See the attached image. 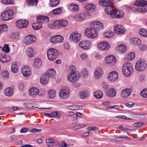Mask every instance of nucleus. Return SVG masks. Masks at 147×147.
I'll list each match as a JSON object with an SVG mask.
<instances>
[{
	"label": "nucleus",
	"instance_id": "53",
	"mask_svg": "<svg viewBox=\"0 0 147 147\" xmlns=\"http://www.w3.org/2000/svg\"><path fill=\"white\" fill-rule=\"evenodd\" d=\"M139 33L142 36H147V30L144 29H142L139 30Z\"/></svg>",
	"mask_w": 147,
	"mask_h": 147
},
{
	"label": "nucleus",
	"instance_id": "50",
	"mask_svg": "<svg viewBox=\"0 0 147 147\" xmlns=\"http://www.w3.org/2000/svg\"><path fill=\"white\" fill-rule=\"evenodd\" d=\"M63 8L59 7L53 10V13L55 15L61 13Z\"/></svg>",
	"mask_w": 147,
	"mask_h": 147
},
{
	"label": "nucleus",
	"instance_id": "44",
	"mask_svg": "<svg viewBox=\"0 0 147 147\" xmlns=\"http://www.w3.org/2000/svg\"><path fill=\"white\" fill-rule=\"evenodd\" d=\"M113 6L111 7H106L105 9V12L110 15V16L111 18V14L113 13Z\"/></svg>",
	"mask_w": 147,
	"mask_h": 147
},
{
	"label": "nucleus",
	"instance_id": "43",
	"mask_svg": "<svg viewBox=\"0 0 147 147\" xmlns=\"http://www.w3.org/2000/svg\"><path fill=\"white\" fill-rule=\"evenodd\" d=\"M136 5L140 6H144L147 5V1L143 0H137L135 2Z\"/></svg>",
	"mask_w": 147,
	"mask_h": 147
},
{
	"label": "nucleus",
	"instance_id": "62",
	"mask_svg": "<svg viewBox=\"0 0 147 147\" xmlns=\"http://www.w3.org/2000/svg\"><path fill=\"white\" fill-rule=\"evenodd\" d=\"M2 2L5 4H12L13 3L12 0H2Z\"/></svg>",
	"mask_w": 147,
	"mask_h": 147
},
{
	"label": "nucleus",
	"instance_id": "60",
	"mask_svg": "<svg viewBox=\"0 0 147 147\" xmlns=\"http://www.w3.org/2000/svg\"><path fill=\"white\" fill-rule=\"evenodd\" d=\"M134 72V69L132 65L129 63V76H131Z\"/></svg>",
	"mask_w": 147,
	"mask_h": 147
},
{
	"label": "nucleus",
	"instance_id": "16",
	"mask_svg": "<svg viewBox=\"0 0 147 147\" xmlns=\"http://www.w3.org/2000/svg\"><path fill=\"white\" fill-rule=\"evenodd\" d=\"M64 40L63 37L61 35H56L51 37L50 39L51 42L53 44L62 42Z\"/></svg>",
	"mask_w": 147,
	"mask_h": 147
},
{
	"label": "nucleus",
	"instance_id": "10",
	"mask_svg": "<svg viewBox=\"0 0 147 147\" xmlns=\"http://www.w3.org/2000/svg\"><path fill=\"white\" fill-rule=\"evenodd\" d=\"M81 37V34L76 31L70 34L69 40L70 41L74 42H77L80 40Z\"/></svg>",
	"mask_w": 147,
	"mask_h": 147
},
{
	"label": "nucleus",
	"instance_id": "45",
	"mask_svg": "<svg viewBox=\"0 0 147 147\" xmlns=\"http://www.w3.org/2000/svg\"><path fill=\"white\" fill-rule=\"evenodd\" d=\"M94 95L97 98H101L103 96V92L100 90L94 92Z\"/></svg>",
	"mask_w": 147,
	"mask_h": 147
},
{
	"label": "nucleus",
	"instance_id": "59",
	"mask_svg": "<svg viewBox=\"0 0 147 147\" xmlns=\"http://www.w3.org/2000/svg\"><path fill=\"white\" fill-rule=\"evenodd\" d=\"M82 75L85 77H86L88 76L89 72L88 70L86 69H84L82 71Z\"/></svg>",
	"mask_w": 147,
	"mask_h": 147
},
{
	"label": "nucleus",
	"instance_id": "58",
	"mask_svg": "<svg viewBox=\"0 0 147 147\" xmlns=\"http://www.w3.org/2000/svg\"><path fill=\"white\" fill-rule=\"evenodd\" d=\"M9 74L8 71H7L5 70L2 72L1 75L3 78L5 79H7L8 78Z\"/></svg>",
	"mask_w": 147,
	"mask_h": 147
},
{
	"label": "nucleus",
	"instance_id": "2",
	"mask_svg": "<svg viewBox=\"0 0 147 147\" xmlns=\"http://www.w3.org/2000/svg\"><path fill=\"white\" fill-rule=\"evenodd\" d=\"M59 54V51L53 48L49 49L47 51V55L48 59L50 61H53L56 59Z\"/></svg>",
	"mask_w": 147,
	"mask_h": 147
},
{
	"label": "nucleus",
	"instance_id": "15",
	"mask_svg": "<svg viewBox=\"0 0 147 147\" xmlns=\"http://www.w3.org/2000/svg\"><path fill=\"white\" fill-rule=\"evenodd\" d=\"M98 47L100 50L107 51L109 49L110 45L108 42L104 41L100 42L98 45Z\"/></svg>",
	"mask_w": 147,
	"mask_h": 147
},
{
	"label": "nucleus",
	"instance_id": "30",
	"mask_svg": "<svg viewBox=\"0 0 147 147\" xmlns=\"http://www.w3.org/2000/svg\"><path fill=\"white\" fill-rule=\"evenodd\" d=\"M141 40L137 37L132 38L129 40L130 45L134 46L138 45L139 42H141Z\"/></svg>",
	"mask_w": 147,
	"mask_h": 147
},
{
	"label": "nucleus",
	"instance_id": "46",
	"mask_svg": "<svg viewBox=\"0 0 147 147\" xmlns=\"http://www.w3.org/2000/svg\"><path fill=\"white\" fill-rule=\"evenodd\" d=\"M38 2V0H28L27 4L28 6H36Z\"/></svg>",
	"mask_w": 147,
	"mask_h": 147
},
{
	"label": "nucleus",
	"instance_id": "61",
	"mask_svg": "<svg viewBox=\"0 0 147 147\" xmlns=\"http://www.w3.org/2000/svg\"><path fill=\"white\" fill-rule=\"evenodd\" d=\"M5 52V53H9L10 51V49L8 47V45L5 44L4 46L2 49Z\"/></svg>",
	"mask_w": 147,
	"mask_h": 147
},
{
	"label": "nucleus",
	"instance_id": "17",
	"mask_svg": "<svg viewBox=\"0 0 147 147\" xmlns=\"http://www.w3.org/2000/svg\"><path fill=\"white\" fill-rule=\"evenodd\" d=\"M124 16L123 11L119 9H113V13L111 14V18H119L123 17Z\"/></svg>",
	"mask_w": 147,
	"mask_h": 147
},
{
	"label": "nucleus",
	"instance_id": "36",
	"mask_svg": "<svg viewBox=\"0 0 147 147\" xmlns=\"http://www.w3.org/2000/svg\"><path fill=\"white\" fill-rule=\"evenodd\" d=\"M5 95L8 96H12L13 93V90L12 88L9 87L4 91Z\"/></svg>",
	"mask_w": 147,
	"mask_h": 147
},
{
	"label": "nucleus",
	"instance_id": "18",
	"mask_svg": "<svg viewBox=\"0 0 147 147\" xmlns=\"http://www.w3.org/2000/svg\"><path fill=\"white\" fill-rule=\"evenodd\" d=\"M114 30L116 34H121L125 32L126 29L122 25H116L114 27Z\"/></svg>",
	"mask_w": 147,
	"mask_h": 147
},
{
	"label": "nucleus",
	"instance_id": "14",
	"mask_svg": "<svg viewBox=\"0 0 147 147\" xmlns=\"http://www.w3.org/2000/svg\"><path fill=\"white\" fill-rule=\"evenodd\" d=\"M92 42L89 41L83 40L80 42L79 44L80 47L84 50H87L91 47Z\"/></svg>",
	"mask_w": 147,
	"mask_h": 147
},
{
	"label": "nucleus",
	"instance_id": "63",
	"mask_svg": "<svg viewBox=\"0 0 147 147\" xmlns=\"http://www.w3.org/2000/svg\"><path fill=\"white\" fill-rule=\"evenodd\" d=\"M57 145L59 147H66L67 144L64 142H61L57 143Z\"/></svg>",
	"mask_w": 147,
	"mask_h": 147
},
{
	"label": "nucleus",
	"instance_id": "1",
	"mask_svg": "<svg viewBox=\"0 0 147 147\" xmlns=\"http://www.w3.org/2000/svg\"><path fill=\"white\" fill-rule=\"evenodd\" d=\"M45 91L43 89L39 90L37 88L32 87L29 90V95L32 98H36L38 96H42L45 94Z\"/></svg>",
	"mask_w": 147,
	"mask_h": 147
},
{
	"label": "nucleus",
	"instance_id": "55",
	"mask_svg": "<svg viewBox=\"0 0 147 147\" xmlns=\"http://www.w3.org/2000/svg\"><path fill=\"white\" fill-rule=\"evenodd\" d=\"M141 96L143 98H147V88L143 90L140 92Z\"/></svg>",
	"mask_w": 147,
	"mask_h": 147
},
{
	"label": "nucleus",
	"instance_id": "29",
	"mask_svg": "<svg viewBox=\"0 0 147 147\" xmlns=\"http://www.w3.org/2000/svg\"><path fill=\"white\" fill-rule=\"evenodd\" d=\"M116 49L120 53H123L126 50L127 48L126 45L124 44L118 45L116 47Z\"/></svg>",
	"mask_w": 147,
	"mask_h": 147
},
{
	"label": "nucleus",
	"instance_id": "9",
	"mask_svg": "<svg viewBox=\"0 0 147 147\" xmlns=\"http://www.w3.org/2000/svg\"><path fill=\"white\" fill-rule=\"evenodd\" d=\"M70 90L67 88H63L59 91V96L61 100L66 99L68 98Z\"/></svg>",
	"mask_w": 147,
	"mask_h": 147
},
{
	"label": "nucleus",
	"instance_id": "33",
	"mask_svg": "<svg viewBox=\"0 0 147 147\" xmlns=\"http://www.w3.org/2000/svg\"><path fill=\"white\" fill-rule=\"evenodd\" d=\"M116 92L115 89L111 88L108 90L107 94L109 97L112 98L115 97L116 95Z\"/></svg>",
	"mask_w": 147,
	"mask_h": 147
},
{
	"label": "nucleus",
	"instance_id": "37",
	"mask_svg": "<svg viewBox=\"0 0 147 147\" xmlns=\"http://www.w3.org/2000/svg\"><path fill=\"white\" fill-rule=\"evenodd\" d=\"M85 8L87 10L94 11L96 9V6L92 3L87 4L85 5Z\"/></svg>",
	"mask_w": 147,
	"mask_h": 147
},
{
	"label": "nucleus",
	"instance_id": "35",
	"mask_svg": "<svg viewBox=\"0 0 147 147\" xmlns=\"http://www.w3.org/2000/svg\"><path fill=\"white\" fill-rule=\"evenodd\" d=\"M23 105L24 106L30 109L37 108L39 107L38 104H33L30 102H25Z\"/></svg>",
	"mask_w": 147,
	"mask_h": 147
},
{
	"label": "nucleus",
	"instance_id": "39",
	"mask_svg": "<svg viewBox=\"0 0 147 147\" xmlns=\"http://www.w3.org/2000/svg\"><path fill=\"white\" fill-rule=\"evenodd\" d=\"M103 35L106 38H110L114 36V34L113 32L109 30L103 33Z\"/></svg>",
	"mask_w": 147,
	"mask_h": 147
},
{
	"label": "nucleus",
	"instance_id": "25",
	"mask_svg": "<svg viewBox=\"0 0 147 147\" xmlns=\"http://www.w3.org/2000/svg\"><path fill=\"white\" fill-rule=\"evenodd\" d=\"M90 26L92 28L102 29L103 27L102 24L100 21H95L90 24Z\"/></svg>",
	"mask_w": 147,
	"mask_h": 147
},
{
	"label": "nucleus",
	"instance_id": "38",
	"mask_svg": "<svg viewBox=\"0 0 147 147\" xmlns=\"http://www.w3.org/2000/svg\"><path fill=\"white\" fill-rule=\"evenodd\" d=\"M79 96L81 98L85 99L89 96V93L87 91H80L79 93Z\"/></svg>",
	"mask_w": 147,
	"mask_h": 147
},
{
	"label": "nucleus",
	"instance_id": "51",
	"mask_svg": "<svg viewBox=\"0 0 147 147\" xmlns=\"http://www.w3.org/2000/svg\"><path fill=\"white\" fill-rule=\"evenodd\" d=\"M59 3V0H50L49 4L52 7H55Z\"/></svg>",
	"mask_w": 147,
	"mask_h": 147
},
{
	"label": "nucleus",
	"instance_id": "34",
	"mask_svg": "<svg viewBox=\"0 0 147 147\" xmlns=\"http://www.w3.org/2000/svg\"><path fill=\"white\" fill-rule=\"evenodd\" d=\"M45 74L50 78H54L56 74L55 71L53 69L49 70Z\"/></svg>",
	"mask_w": 147,
	"mask_h": 147
},
{
	"label": "nucleus",
	"instance_id": "49",
	"mask_svg": "<svg viewBox=\"0 0 147 147\" xmlns=\"http://www.w3.org/2000/svg\"><path fill=\"white\" fill-rule=\"evenodd\" d=\"M139 49L141 50L144 51L146 50L147 48L146 45L142 43L141 41V42H139V43L137 45Z\"/></svg>",
	"mask_w": 147,
	"mask_h": 147
},
{
	"label": "nucleus",
	"instance_id": "41",
	"mask_svg": "<svg viewBox=\"0 0 147 147\" xmlns=\"http://www.w3.org/2000/svg\"><path fill=\"white\" fill-rule=\"evenodd\" d=\"M34 66L37 68L40 67L42 65V61L40 59L37 58L34 61Z\"/></svg>",
	"mask_w": 147,
	"mask_h": 147
},
{
	"label": "nucleus",
	"instance_id": "5",
	"mask_svg": "<svg viewBox=\"0 0 147 147\" xmlns=\"http://www.w3.org/2000/svg\"><path fill=\"white\" fill-rule=\"evenodd\" d=\"M84 34L87 37L91 39L96 37L98 34L96 29L92 28H86L85 30Z\"/></svg>",
	"mask_w": 147,
	"mask_h": 147
},
{
	"label": "nucleus",
	"instance_id": "21",
	"mask_svg": "<svg viewBox=\"0 0 147 147\" xmlns=\"http://www.w3.org/2000/svg\"><path fill=\"white\" fill-rule=\"evenodd\" d=\"M49 20V18L47 16H40L36 17V22L41 24L42 26L45 23L48 22Z\"/></svg>",
	"mask_w": 147,
	"mask_h": 147
},
{
	"label": "nucleus",
	"instance_id": "24",
	"mask_svg": "<svg viewBox=\"0 0 147 147\" xmlns=\"http://www.w3.org/2000/svg\"><path fill=\"white\" fill-rule=\"evenodd\" d=\"M50 78L45 74L41 76L40 80V83L42 85H45L49 82Z\"/></svg>",
	"mask_w": 147,
	"mask_h": 147
},
{
	"label": "nucleus",
	"instance_id": "28",
	"mask_svg": "<svg viewBox=\"0 0 147 147\" xmlns=\"http://www.w3.org/2000/svg\"><path fill=\"white\" fill-rule=\"evenodd\" d=\"M11 59V57L8 55H0V61L3 63L7 62L10 60Z\"/></svg>",
	"mask_w": 147,
	"mask_h": 147
},
{
	"label": "nucleus",
	"instance_id": "8",
	"mask_svg": "<svg viewBox=\"0 0 147 147\" xmlns=\"http://www.w3.org/2000/svg\"><path fill=\"white\" fill-rule=\"evenodd\" d=\"M105 59L106 64L108 66H113L116 62V59L115 56L112 55L108 56Z\"/></svg>",
	"mask_w": 147,
	"mask_h": 147
},
{
	"label": "nucleus",
	"instance_id": "23",
	"mask_svg": "<svg viewBox=\"0 0 147 147\" xmlns=\"http://www.w3.org/2000/svg\"><path fill=\"white\" fill-rule=\"evenodd\" d=\"M25 52L26 55L30 57H34L36 54L35 50L31 47L28 48L26 49Z\"/></svg>",
	"mask_w": 147,
	"mask_h": 147
},
{
	"label": "nucleus",
	"instance_id": "47",
	"mask_svg": "<svg viewBox=\"0 0 147 147\" xmlns=\"http://www.w3.org/2000/svg\"><path fill=\"white\" fill-rule=\"evenodd\" d=\"M41 24H40L36 22V23H33L32 25V27L33 29L35 30H38L40 29L42 27Z\"/></svg>",
	"mask_w": 147,
	"mask_h": 147
},
{
	"label": "nucleus",
	"instance_id": "13",
	"mask_svg": "<svg viewBox=\"0 0 147 147\" xmlns=\"http://www.w3.org/2000/svg\"><path fill=\"white\" fill-rule=\"evenodd\" d=\"M93 75L95 79L98 80L101 78L103 74V71L100 67H97L94 70Z\"/></svg>",
	"mask_w": 147,
	"mask_h": 147
},
{
	"label": "nucleus",
	"instance_id": "26",
	"mask_svg": "<svg viewBox=\"0 0 147 147\" xmlns=\"http://www.w3.org/2000/svg\"><path fill=\"white\" fill-rule=\"evenodd\" d=\"M68 9L71 11H76L79 10V7L77 4L73 3H70L67 5Z\"/></svg>",
	"mask_w": 147,
	"mask_h": 147
},
{
	"label": "nucleus",
	"instance_id": "12",
	"mask_svg": "<svg viewBox=\"0 0 147 147\" xmlns=\"http://www.w3.org/2000/svg\"><path fill=\"white\" fill-rule=\"evenodd\" d=\"M119 78L118 73L113 71L109 73L108 75L107 79L110 82H113L116 81Z\"/></svg>",
	"mask_w": 147,
	"mask_h": 147
},
{
	"label": "nucleus",
	"instance_id": "56",
	"mask_svg": "<svg viewBox=\"0 0 147 147\" xmlns=\"http://www.w3.org/2000/svg\"><path fill=\"white\" fill-rule=\"evenodd\" d=\"M139 80L141 82H144L146 80V78L144 75L141 74L139 76Z\"/></svg>",
	"mask_w": 147,
	"mask_h": 147
},
{
	"label": "nucleus",
	"instance_id": "20",
	"mask_svg": "<svg viewBox=\"0 0 147 147\" xmlns=\"http://www.w3.org/2000/svg\"><path fill=\"white\" fill-rule=\"evenodd\" d=\"M98 3L102 6L111 7L114 4L113 0H99Z\"/></svg>",
	"mask_w": 147,
	"mask_h": 147
},
{
	"label": "nucleus",
	"instance_id": "57",
	"mask_svg": "<svg viewBox=\"0 0 147 147\" xmlns=\"http://www.w3.org/2000/svg\"><path fill=\"white\" fill-rule=\"evenodd\" d=\"M88 57V55L86 53H83L80 55V58L83 60L84 61L86 60Z\"/></svg>",
	"mask_w": 147,
	"mask_h": 147
},
{
	"label": "nucleus",
	"instance_id": "42",
	"mask_svg": "<svg viewBox=\"0 0 147 147\" xmlns=\"http://www.w3.org/2000/svg\"><path fill=\"white\" fill-rule=\"evenodd\" d=\"M121 96L123 98H127L129 96V88H126L123 90L121 92Z\"/></svg>",
	"mask_w": 147,
	"mask_h": 147
},
{
	"label": "nucleus",
	"instance_id": "7",
	"mask_svg": "<svg viewBox=\"0 0 147 147\" xmlns=\"http://www.w3.org/2000/svg\"><path fill=\"white\" fill-rule=\"evenodd\" d=\"M36 40V38L34 36L29 35L25 37L23 42L26 45H30L34 43Z\"/></svg>",
	"mask_w": 147,
	"mask_h": 147
},
{
	"label": "nucleus",
	"instance_id": "32",
	"mask_svg": "<svg viewBox=\"0 0 147 147\" xmlns=\"http://www.w3.org/2000/svg\"><path fill=\"white\" fill-rule=\"evenodd\" d=\"M56 92L54 90H49L47 92L48 97L51 99L54 98L56 96Z\"/></svg>",
	"mask_w": 147,
	"mask_h": 147
},
{
	"label": "nucleus",
	"instance_id": "11",
	"mask_svg": "<svg viewBox=\"0 0 147 147\" xmlns=\"http://www.w3.org/2000/svg\"><path fill=\"white\" fill-rule=\"evenodd\" d=\"M15 25L17 28L20 29H23L28 27V22L26 20H20L16 21Z\"/></svg>",
	"mask_w": 147,
	"mask_h": 147
},
{
	"label": "nucleus",
	"instance_id": "3",
	"mask_svg": "<svg viewBox=\"0 0 147 147\" xmlns=\"http://www.w3.org/2000/svg\"><path fill=\"white\" fill-rule=\"evenodd\" d=\"M13 12L11 9H8L3 11L1 14V19L4 21H8L13 18Z\"/></svg>",
	"mask_w": 147,
	"mask_h": 147
},
{
	"label": "nucleus",
	"instance_id": "27",
	"mask_svg": "<svg viewBox=\"0 0 147 147\" xmlns=\"http://www.w3.org/2000/svg\"><path fill=\"white\" fill-rule=\"evenodd\" d=\"M74 19L76 20L82 21L85 20L84 15L82 13H77L73 16Z\"/></svg>",
	"mask_w": 147,
	"mask_h": 147
},
{
	"label": "nucleus",
	"instance_id": "31",
	"mask_svg": "<svg viewBox=\"0 0 147 147\" xmlns=\"http://www.w3.org/2000/svg\"><path fill=\"white\" fill-rule=\"evenodd\" d=\"M136 9V10L140 12H143L147 11V8L145 6H140L137 7L136 8L129 7V10H134Z\"/></svg>",
	"mask_w": 147,
	"mask_h": 147
},
{
	"label": "nucleus",
	"instance_id": "22",
	"mask_svg": "<svg viewBox=\"0 0 147 147\" xmlns=\"http://www.w3.org/2000/svg\"><path fill=\"white\" fill-rule=\"evenodd\" d=\"M122 71L125 76L129 77V62H125L123 64L122 67Z\"/></svg>",
	"mask_w": 147,
	"mask_h": 147
},
{
	"label": "nucleus",
	"instance_id": "6",
	"mask_svg": "<svg viewBox=\"0 0 147 147\" xmlns=\"http://www.w3.org/2000/svg\"><path fill=\"white\" fill-rule=\"evenodd\" d=\"M80 77V73L78 71H73L67 76L68 81L70 82H74L78 81Z\"/></svg>",
	"mask_w": 147,
	"mask_h": 147
},
{
	"label": "nucleus",
	"instance_id": "54",
	"mask_svg": "<svg viewBox=\"0 0 147 147\" xmlns=\"http://www.w3.org/2000/svg\"><path fill=\"white\" fill-rule=\"evenodd\" d=\"M59 20L60 27L65 26L68 24V22L66 20Z\"/></svg>",
	"mask_w": 147,
	"mask_h": 147
},
{
	"label": "nucleus",
	"instance_id": "19",
	"mask_svg": "<svg viewBox=\"0 0 147 147\" xmlns=\"http://www.w3.org/2000/svg\"><path fill=\"white\" fill-rule=\"evenodd\" d=\"M22 75L24 77H28L31 74V68L28 66H23L21 69Z\"/></svg>",
	"mask_w": 147,
	"mask_h": 147
},
{
	"label": "nucleus",
	"instance_id": "64",
	"mask_svg": "<svg viewBox=\"0 0 147 147\" xmlns=\"http://www.w3.org/2000/svg\"><path fill=\"white\" fill-rule=\"evenodd\" d=\"M51 115L54 116H57L58 118H59L61 116V114L58 113L57 111H55L51 113Z\"/></svg>",
	"mask_w": 147,
	"mask_h": 147
},
{
	"label": "nucleus",
	"instance_id": "48",
	"mask_svg": "<svg viewBox=\"0 0 147 147\" xmlns=\"http://www.w3.org/2000/svg\"><path fill=\"white\" fill-rule=\"evenodd\" d=\"M8 29V27L6 24H2L0 25V30L1 33L7 32Z\"/></svg>",
	"mask_w": 147,
	"mask_h": 147
},
{
	"label": "nucleus",
	"instance_id": "52",
	"mask_svg": "<svg viewBox=\"0 0 147 147\" xmlns=\"http://www.w3.org/2000/svg\"><path fill=\"white\" fill-rule=\"evenodd\" d=\"M19 33L18 32H16L12 33L11 34L10 36L12 38L18 40L19 38Z\"/></svg>",
	"mask_w": 147,
	"mask_h": 147
},
{
	"label": "nucleus",
	"instance_id": "4",
	"mask_svg": "<svg viewBox=\"0 0 147 147\" xmlns=\"http://www.w3.org/2000/svg\"><path fill=\"white\" fill-rule=\"evenodd\" d=\"M147 65L145 60L142 59L138 61L135 65L136 69L138 71H142L147 67Z\"/></svg>",
	"mask_w": 147,
	"mask_h": 147
},
{
	"label": "nucleus",
	"instance_id": "40",
	"mask_svg": "<svg viewBox=\"0 0 147 147\" xmlns=\"http://www.w3.org/2000/svg\"><path fill=\"white\" fill-rule=\"evenodd\" d=\"M18 69V66L16 63H13L11 65V70L13 73H16Z\"/></svg>",
	"mask_w": 147,
	"mask_h": 147
}]
</instances>
